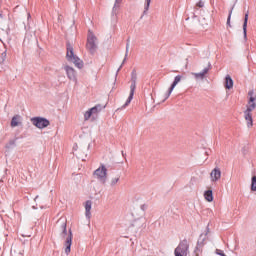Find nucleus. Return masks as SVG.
I'll list each match as a JSON object with an SVG mask.
<instances>
[{
	"label": "nucleus",
	"mask_w": 256,
	"mask_h": 256,
	"mask_svg": "<svg viewBox=\"0 0 256 256\" xmlns=\"http://www.w3.org/2000/svg\"><path fill=\"white\" fill-rule=\"evenodd\" d=\"M37 199H39V196H36L35 199H34V201H37Z\"/></svg>",
	"instance_id": "nucleus-32"
},
{
	"label": "nucleus",
	"mask_w": 256,
	"mask_h": 256,
	"mask_svg": "<svg viewBox=\"0 0 256 256\" xmlns=\"http://www.w3.org/2000/svg\"><path fill=\"white\" fill-rule=\"evenodd\" d=\"M181 79H183L182 75H177L174 78V81L166 94V99H169V97H171V93H173V89H175V87H177V85H179V83H181Z\"/></svg>",
	"instance_id": "nucleus-9"
},
{
	"label": "nucleus",
	"mask_w": 256,
	"mask_h": 256,
	"mask_svg": "<svg viewBox=\"0 0 256 256\" xmlns=\"http://www.w3.org/2000/svg\"><path fill=\"white\" fill-rule=\"evenodd\" d=\"M231 15H233V8L230 10L228 19H227V25L228 27H231Z\"/></svg>",
	"instance_id": "nucleus-30"
},
{
	"label": "nucleus",
	"mask_w": 256,
	"mask_h": 256,
	"mask_svg": "<svg viewBox=\"0 0 256 256\" xmlns=\"http://www.w3.org/2000/svg\"><path fill=\"white\" fill-rule=\"evenodd\" d=\"M17 140H10L9 143L6 145L7 149H11V147H15Z\"/></svg>",
	"instance_id": "nucleus-29"
},
{
	"label": "nucleus",
	"mask_w": 256,
	"mask_h": 256,
	"mask_svg": "<svg viewBox=\"0 0 256 256\" xmlns=\"http://www.w3.org/2000/svg\"><path fill=\"white\" fill-rule=\"evenodd\" d=\"M142 209H145V206H142Z\"/></svg>",
	"instance_id": "nucleus-35"
},
{
	"label": "nucleus",
	"mask_w": 256,
	"mask_h": 256,
	"mask_svg": "<svg viewBox=\"0 0 256 256\" xmlns=\"http://www.w3.org/2000/svg\"><path fill=\"white\" fill-rule=\"evenodd\" d=\"M175 256H187L189 255V244L187 240H183L174 250Z\"/></svg>",
	"instance_id": "nucleus-5"
},
{
	"label": "nucleus",
	"mask_w": 256,
	"mask_h": 256,
	"mask_svg": "<svg viewBox=\"0 0 256 256\" xmlns=\"http://www.w3.org/2000/svg\"><path fill=\"white\" fill-rule=\"evenodd\" d=\"M122 2H123V0H115L114 6L112 8V15L113 16L117 15V12L119 11V7H120Z\"/></svg>",
	"instance_id": "nucleus-17"
},
{
	"label": "nucleus",
	"mask_w": 256,
	"mask_h": 256,
	"mask_svg": "<svg viewBox=\"0 0 256 256\" xmlns=\"http://www.w3.org/2000/svg\"><path fill=\"white\" fill-rule=\"evenodd\" d=\"M5 59H7V52H2L0 54V63H5Z\"/></svg>",
	"instance_id": "nucleus-28"
},
{
	"label": "nucleus",
	"mask_w": 256,
	"mask_h": 256,
	"mask_svg": "<svg viewBox=\"0 0 256 256\" xmlns=\"http://www.w3.org/2000/svg\"><path fill=\"white\" fill-rule=\"evenodd\" d=\"M66 59L67 61L73 63L78 69H83L82 60H80V58L75 55V52L73 51V46L69 43L67 44Z\"/></svg>",
	"instance_id": "nucleus-2"
},
{
	"label": "nucleus",
	"mask_w": 256,
	"mask_h": 256,
	"mask_svg": "<svg viewBox=\"0 0 256 256\" xmlns=\"http://www.w3.org/2000/svg\"><path fill=\"white\" fill-rule=\"evenodd\" d=\"M58 224H60L61 229V237L65 239L67 237V220L65 218H60L58 220Z\"/></svg>",
	"instance_id": "nucleus-11"
},
{
	"label": "nucleus",
	"mask_w": 256,
	"mask_h": 256,
	"mask_svg": "<svg viewBox=\"0 0 256 256\" xmlns=\"http://www.w3.org/2000/svg\"><path fill=\"white\" fill-rule=\"evenodd\" d=\"M91 207H93V202L87 200L85 203V217L86 219H91Z\"/></svg>",
	"instance_id": "nucleus-13"
},
{
	"label": "nucleus",
	"mask_w": 256,
	"mask_h": 256,
	"mask_svg": "<svg viewBox=\"0 0 256 256\" xmlns=\"http://www.w3.org/2000/svg\"><path fill=\"white\" fill-rule=\"evenodd\" d=\"M19 125V116H14L11 120V127H17Z\"/></svg>",
	"instance_id": "nucleus-24"
},
{
	"label": "nucleus",
	"mask_w": 256,
	"mask_h": 256,
	"mask_svg": "<svg viewBox=\"0 0 256 256\" xmlns=\"http://www.w3.org/2000/svg\"><path fill=\"white\" fill-rule=\"evenodd\" d=\"M134 95H135V92L130 91L129 97H128V99L126 100V102H125V104L123 105V107H127V106L131 103V101H133Z\"/></svg>",
	"instance_id": "nucleus-23"
},
{
	"label": "nucleus",
	"mask_w": 256,
	"mask_h": 256,
	"mask_svg": "<svg viewBox=\"0 0 256 256\" xmlns=\"http://www.w3.org/2000/svg\"><path fill=\"white\" fill-rule=\"evenodd\" d=\"M33 209H37V207L33 206Z\"/></svg>",
	"instance_id": "nucleus-34"
},
{
	"label": "nucleus",
	"mask_w": 256,
	"mask_h": 256,
	"mask_svg": "<svg viewBox=\"0 0 256 256\" xmlns=\"http://www.w3.org/2000/svg\"><path fill=\"white\" fill-rule=\"evenodd\" d=\"M221 179V169L219 167L214 168L210 173V180L212 183H217Z\"/></svg>",
	"instance_id": "nucleus-10"
},
{
	"label": "nucleus",
	"mask_w": 256,
	"mask_h": 256,
	"mask_svg": "<svg viewBox=\"0 0 256 256\" xmlns=\"http://www.w3.org/2000/svg\"><path fill=\"white\" fill-rule=\"evenodd\" d=\"M249 95V101L247 104V109L244 111V119L247 122V127L251 128L253 127V114L252 112L255 111L256 103H255V97H253L254 92L253 90L248 92Z\"/></svg>",
	"instance_id": "nucleus-1"
},
{
	"label": "nucleus",
	"mask_w": 256,
	"mask_h": 256,
	"mask_svg": "<svg viewBox=\"0 0 256 256\" xmlns=\"http://www.w3.org/2000/svg\"><path fill=\"white\" fill-rule=\"evenodd\" d=\"M196 7H200V8L205 7V2H203V0H200V1L196 4Z\"/></svg>",
	"instance_id": "nucleus-31"
},
{
	"label": "nucleus",
	"mask_w": 256,
	"mask_h": 256,
	"mask_svg": "<svg viewBox=\"0 0 256 256\" xmlns=\"http://www.w3.org/2000/svg\"><path fill=\"white\" fill-rule=\"evenodd\" d=\"M249 21V12H247L244 16V23H243V35L244 39H247V22Z\"/></svg>",
	"instance_id": "nucleus-16"
},
{
	"label": "nucleus",
	"mask_w": 256,
	"mask_h": 256,
	"mask_svg": "<svg viewBox=\"0 0 256 256\" xmlns=\"http://www.w3.org/2000/svg\"><path fill=\"white\" fill-rule=\"evenodd\" d=\"M151 5V0H145V4H144V12L143 14H147V12L149 11V7Z\"/></svg>",
	"instance_id": "nucleus-25"
},
{
	"label": "nucleus",
	"mask_w": 256,
	"mask_h": 256,
	"mask_svg": "<svg viewBox=\"0 0 256 256\" xmlns=\"http://www.w3.org/2000/svg\"><path fill=\"white\" fill-rule=\"evenodd\" d=\"M71 245H73V232L69 230L68 236L66 237V240L64 242L66 255H69L71 253Z\"/></svg>",
	"instance_id": "nucleus-7"
},
{
	"label": "nucleus",
	"mask_w": 256,
	"mask_h": 256,
	"mask_svg": "<svg viewBox=\"0 0 256 256\" xmlns=\"http://www.w3.org/2000/svg\"><path fill=\"white\" fill-rule=\"evenodd\" d=\"M64 70L66 72L68 79H70V81L77 82V72L75 71V69L73 67L66 65V66H64Z\"/></svg>",
	"instance_id": "nucleus-8"
},
{
	"label": "nucleus",
	"mask_w": 256,
	"mask_h": 256,
	"mask_svg": "<svg viewBox=\"0 0 256 256\" xmlns=\"http://www.w3.org/2000/svg\"><path fill=\"white\" fill-rule=\"evenodd\" d=\"M90 111L92 112V115H95V114H97V113H100V111H103V106H101V105H96V106L92 107V108L90 109Z\"/></svg>",
	"instance_id": "nucleus-22"
},
{
	"label": "nucleus",
	"mask_w": 256,
	"mask_h": 256,
	"mask_svg": "<svg viewBox=\"0 0 256 256\" xmlns=\"http://www.w3.org/2000/svg\"><path fill=\"white\" fill-rule=\"evenodd\" d=\"M121 181V174H118L110 179V187H115Z\"/></svg>",
	"instance_id": "nucleus-19"
},
{
	"label": "nucleus",
	"mask_w": 256,
	"mask_h": 256,
	"mask_svg": "<svg viewBox=\"0 0 256 256\" xmlns=\"http://www.w3.org/2000/svg\"><path fill=\"white\" fill-rule=\"evenodd\" d=\"M251 191L255 192L256 191V176H253L251 179V186H250Z\"/></svg>",
	"instance_id": "nucleus-26"
},
{
	"label": "nucleus",
	"mask_w": 256,
	"mask_h": 256,
	"mask_svg": "<svg viewBox=\"0 0 256 256\" xmlns=\"http://www.w3.org/2000/svg\"><path fill=\"white\" fill-rule=\"evenodd\" d=\"M225 87L226 89H233V78L230 75L225 77Z\"/></svg>",
	"instance_id": "nucleus-18"
},
{
	"label": "nucleus",
	"mask_w": 256,
	"mask_h": 256,
	"mask_svg": "<svg viewBox=\"0 0 256 256\" xmlns=\"http://www.w3.org/2000/svg\"><path fill=\"white\" fill-rule=\"evenodd\" d=\"M207 73H209V67L204 68L199 73L192 72V75L195 79H205V75H207Z\"/></svg>",
	"instance_id": "nucleus-14"
},
{
	"label": "nucleus",
	"mask_w": 256,
	"mask_h": 256,
	"mask_svg": "<svg viewBox=\"0 0 256 256\" xmlns=\"http://www.w3.org/2000/svg\"><path fill=\"white\" fill-rule=\"evenodd\" d=\"M31 17V14H28V18Z\"/></svg>",
	"instance_id": "nucleus-33"
},
{
	"label": "nucleus",
	"mask_w": 256,
	"mask_h": 256,
	"mask_svg": "<svg viewBox=\"0 0 256 256\" xmlns=\"http://www.w3.org/2000/svg\"><path fill=\"white\" fill-rule=\"evenodd\" d=\"M135 89H137V71L133 70L131 72V85L130 91L135 93Z\"/></svg>",
	"instance_id": "nucleus-12"
},
{
	"label": "nucleus",
	"mask_w": 256,
	"mask_h": 256,
	"mask_svg": "<svg viewBox=\"0 0 256 256\" xmlns=\"http://www.w3.org/2000/svg\"><path fill=\"white\" fill-rule=\"evenodd\" d=\"M207 235H209V227H207L206 233L201 234L198 240V245H203L207 239Z\"/></svg>",
	"instance_id": "nucleus-21"
},
{
	"label": "nucleus",
	"mask_w": 256,
	"mask_h": 256,
	"mask_svg": "<svg viewBox=\"0 0 256 256\" xmlns=\"http://www.w3.org/2000/svg\"><path fill=\"white\" fill-rule=\"evenodd\" d=\"M204 199L208 201V203L213 202V190H207L204 192Z\"/></svg>",
	"instance_id": "nucleus-20"
},
{
	"label": "nucleus",
	"mask_w": 256,
	"mask_h": 256,
	"mask_svg": "<svg viewBox=\"0 0 256 256\" xmlns=\"http://www.w3.org/2000/svg\"><path fill=\"white\" fill-rule=\"evenodd\" d=\"M91 115H93V113L91 112L90 109L88 111H86L84 114L85 121H89V119H91Z\"/></svg>",
	"instance_id": "nucleus-27"
},
{
	"label": "nucleus",
	"mask_w": 256,
	"mask_h": 256,
	"mask_svg": "<svg viewBox=\"0 0 256 256\" xmlns=\"http://www.w3.org/2000/svg\"><path fill=\"white\" fill-rule=\"evenodd\" d=\"M93 176L97 179L100 183L105 185L107 183V167L103 164L94 171Z\"/></svg>",
	"instance_id": "nucleus-4"
},
{
	"label": "nucleus",
	"mask_w": 256,
	"mask_h": 256,
	"mask_svg": "<svg viewBox=\"0 0 256 256\" xmlns=\"http://www.w3.org/2000/svg\"><path fill=\"white\" fill-rule=\"evenodd\" d=\"M31 123L34 125V127H37V129H45L50 125L49 120L43 117H33L31 118Z\"/></svg>",
	"instance_id": "nucleus-6"
},
{
	"label": "nucleus",
	"mask_w": 256,
	"mask_h": 256,
	"mask_svg": "<svg viewBox=\"0 0 256 256\" xmlns=\"http://www.w3.org/2000/svg\"><path fill=\"white\" fill-rule=\"evenodd\" d=\"M86 49L93 55L95 51H97V36L93 33V31H88Z\"/></svg>",
	"instance_id": "nucleus-3"
},
{
	"label": "nucleus",
	"mask_w": 256,
	"mask_h": 256,
	"mask_svg": "<svg viewBox=\"0 0 256 256\" xmlns=\"http://www.w3.org/2000/svg\"><path fill=\"white\" fill-rule=\"evenodd\" d=\"M129 45H130V41L129 39L127 40V43H126V53H125V57H124V60L122 62V64L120 65V67L118 68L117 72H116V77L117 75L119 74V72L121 71V69L123 68V65H125V61H127V55H129Z\"/></svg>",
	"instance_id": "nucleus-15"
},
{
	"label": "nucleus",
	"mask_w": 256,
	"mask_h": 256,
	"mask_svg": "<svg viewBox=\"0 0 256 256\" xmlns=\"http://www.w3.org/2000/svg\"><path fill=\"white\" fill-rule=\"evenodd\" d=\"M0 17H1V14H0Z\"/></svg>",
	"instance_id": "nucleus-36"
}]
</instances>
